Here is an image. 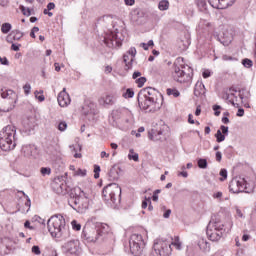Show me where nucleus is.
<instances>
[{
    "instance_id": "obj_1",
    "label": "nucleus",
    "mask_w": 256,
    "mask_h": 256,
    "mask_svg": "<svg viewBox=\"0 0 256 256\" xmlns=\"http://www.w3.org/2000/svg\"><path fill=\"white\" fill-rule=\"evenodd\" d=\"M77 189L79 191L78 197L70 199L68 203L77 213H85L95 200V192L89 186L84 189Z\"/></svg>"
},
{
    "instance_id": "obj_2",
    "label": "nucleus",
    "mask_w": 256,
    "mask_h": 256,
    "mask_svg": "<svg viewBox=\"0 0 256 256\" xmlns=\"http://www.w3.org/2000/svg\"><path fill=\"white\" fill-rule=\"evenodd\" d=\"M233 227V222H229L227 225L221 221V218L214 216L209 221L206 228V235L210 241H221L225 237L226 233L231 231Z\"/></svg>"
},
{
    "instance_id": "obj_3",
    "label": "nucleus",
    "mask_w": 256,
    "mask_h": 256,
    "mask_svg": "<svg viewBox=\"0 0 256 256\" xmlns=\"http://www.w3.org/2000/svg\"><path fill=\"white\" fill-rule=\"evenodd\" d=\"M172 77L177 83H189L193 77V69L185 65L183 58H177L173 65Z\"/></svg>"
},
{
    "instance_id": "obj_4",
    "label": "nucleus",
    "mask_w": 256,
    "mask_h": 256,
    "mask_svg": "<svg viewBox=\"0 0 256 256\" xmlns=\"http://www.w3.org/2000/svg\"><path fill=\"white\" fill-rule=\"evenodd\" d=\"M47 225L48 231L53 237H56V239H61V237H65V233L67 232V226L63 215H53L47 221Z\"/></svg>"
},
{
    "instance_id": "obj_5",
    "label": "nucleus",
    "mask_w": 256,
    "mask_h": 256,
    "mask_svg": "<svg viewBox=\"0 0 256 256\" xmlns=\"http://www.w3.org/2000/svg\"><path fill=\"white\" fill-rule=\"evenodd\" d=\"M102 196L112 209H117L121 203V187L117 183L108 184L104 187Z\"/></svg>"
},
{
    "instance_id": "obj_6",
    "label": "nucleus",
    "mask_w": 256,
    "mask_h": 256,
    "mask_svg": "<svg viewBox=\"0 0 256 256\" xmlns=\"http://www.w3.org/2000/svg\"><path fill=\"white\" fill-rule=\"evenodd\" d=\"M17 133V129L15 126L8 125L0 132V149L2 151H11V149H15L17 146V139L15 135Z\"/></svg>"
},
{
    "instance_id": "obj_7",
    "label": "nucleus",
    "mask_w": 256,
    "mask_h": 256,
    "mask_svg": "<svg viewBox=\"0 0 256 256\" xmlns=\"http://www.w3.org/2000/svg\"><path fill=\"white\" fill-rule=\"evenodd\" d=\"M157 95H159V92H157L155 88H143L140 90L137 97L139 107L146 111V109H149V107L157 103Z\"/></svg>"
},
{
    "instance_id": "obj_8",
    "label": "nucleus",
    "mask_w": 256,
    "mask_h": 256,
    "mask_svg": "<svg viewBox=\"0 0 256 256\" xmlns=\"http://www.w3.org/2000/svg\"><path fill=\"white\" fill-rule=\"evenodd\" d=\"M112 116L115 121L121 119L120 125L124 131H127V129H131V127H133V123L135 122L133 118V113H131V111L126 108L114 110Z\"/></svg>"
},
{
    "instance_id": "obj_9",
    "label": "nucleus",
    "mask_w": 256,
    "mask_h": 256,
    "mask_svg": "<svg viewBox=\"0 0 256 256\" xmlns=\"http://www.w3.org/2000/svg\"><path fill=\"white\" fill-rule=\"evenodd\" d=\"M130 251L134 256H145V241L141 234H132L129 241Z\"/></svg>"
},
{
    "instance_id": "obj_10",
    "label": "nucleus",
    "mask_w": 256,
    "mask_h": 256,
    "mask_svg": "<svg viewBox=\"0 0 256 256\" xmlns=\"http://www.w3.org/2000/svg\"><path fill=\"white\" fill-rule=\"evenodd\" d=\"M2 99H6L4 101V106L2 111L4 113H9V111H13L15 109V103H17V93L13 90L2 89L1 90Z\"/></svg>"
},
{
    "instance_id": "obj_11",
    "label": "nucleus",
    "mask_w": 256,
    "mask_h": 256,
    "mask_svg": "<svg viewBox=\"0 0 256 256\" xmlns=\"http://www.w3.org/2000/svg\"><path fill=\"white\" fill-rule=\"evenodd\" d=\"M82 237L87 243H97L101 239V232H99L96 226L86 224L82 231Z\"/></svg>"
},
{
    "instance_id": "obj_12",
    "label": "nucleus",
    "mask_w": 256,
    "mask_h": 256,
    "mask_svg": "<svg viewBox=\"0 0 256 256\" xmlns=\"http://www.w3.org/2000/svg\"><path fill=\"white\" fill-rule=\"evenodd\" d=\"M153 249L156 255L159 256H170L172 251L171 243L163 238H159L154 241Z\"/></svg>"
},
{
    "instance_id": "obj_13",
    "label": "nucleus",
    "mask_w": 256,
    "mask_h": 256,
    "mask_svg": "<svg viewBox=\"0 0 256 256\" xmlns=\"http://www.w3.org/2000/svg\"><path fill=\"white\" fill-rule=\"evenodd\" d=\"M247 180L242 177L233 178L229 184L231 193H247Z\"/></svg>"
},
{
    "instance_id": "obj_14",
    "label": "nucleus",
    "mask_w": 256,
    "mask_h": 256,
    "mask_svg": "<svg viewBox=\"0 0 256 256\" xmlns=\"http://www.w3.org/2000/svg\"><path fill=\"white\" fill-rule=\"evenodd\" d=\"M79 245V240H70L62 246V251L66 253V255H77L80 249Z\"/></svg>"
},
{
    "instance_id": "obj_15",
    "label": "nucleus",
    "mask_w": 256,
    "mask_h": 256,
    "mask_svg": "<svg viewBox=\"0 0 256 256\" xmlns=\"http://www.w3.org/2000/svg\"><path fill=\"white\" fill-rule=\"evenodd\" d=\"M51 187L57 195H66L67 193V183L65 180H61L60 178H55L51 183Z\"/></svg>"
},
{
    "instance_id": "obj_16",
    "label": "nucleus",
    "mask_w": 256,
    "mask_h": 256,
    "mask_svg": "<svg viewBox=\"0 0 256 256\" xmlns=\"http://www.w3.org/2000/svg\"><path fill=\"white\" fill-rule=\"evenodd\" d=\"M57 101L58 105L61 107H69V105H71V96L67 93L66 88H63V90L58 94Z\"/></svg>"
},
{
    "instance_id": "obj_17",
    "label": "nucleus",
    "mask_w": 256,
    "mask_h": 256,
    "mask_svg": "<svg viewBox=\"0 0 256 256\" xmlns=\"http://www.w3.org/2000/svg\"><path fill=\"white\" fill-rule=\"evenodd\" d=\"M236 0H208V3L214 9H226V7H231Z\"/></svg>"
},
{
    "instance_id": "obj_18",
    "label": "nucleus",
    "mask_w": 256,
    "mask_h": 256,
    "mask_svg": "<svg viewBox=\"0 0 256 256\" xmlns=\"http://www.w3.org/2000/svg\"><path fill=\"white\" fill-rule=\"evenodd\" d=\"M104 43L108 47H121V38L119 37V32L112 34L111 38H104Z\"/></svg>"
},
{
    "instance_id": "obj_19",
    "label": "nucleus",
    "mask_w": 256,
    "mask_h": 256,
    "mask_svg": "<svg viewBox=\"0 0 256 256\" xmlns=\"http://www.w3.org/2000/svg\"><path fill=\"white\" fill-rule=\"evenodd\" d=\"M114 99L115 97L113 95L105 94L98 99V103L102 105V107H107V105H113V103H115Z\"/></svg>"
},
{
    "instance_id": "obj_20",
    "label": "nucleus",
    "mask_w": 256,
    "mask_h": 256,
    "mask_svg": "<svg viewBox=\"0 0 256 256\" xmlns=\"http://www.w3.org/2000/svg\"><path fill=\"white\" fill-rule=\"evenodd\" d=\"M226 101H229L231 103V105H233V107H239V103H241V101H243V95H240L239 98H237V96H235V94H228L226 93L224 95Z\"/></svg>"
},
{
    "instance_id": "obj_21",
    "label": "nucleus",
    "mask_w": 256,
    "mask_h": 256,
    "mask_svg": "<svg viewBox=\"0 0 256 256\" xmlns=\"http://www.w3.org/2000/svg\"><path fill=\"white\" fill-rule=\"evenodd\" d=\"M194 95L195 97H201L205 95V85L201 82H197L194 87Z\"/></svg>"
},
{
    "instance_id": "obj_22",
    "label": "nucleus",
    "mask_w": 256,
    "mask_h": 256,
    "mask_svg": "<svg viewBox=\"0 0 256 256\" xmlns=\"http://www.w3.org/2000/svg\"><path fill=\"white\" fill-rule=\"evenodd\" d=\"M23 32H21L20 30H12L10 35L7 36L6 41H8L9 43V37L13 36L14 41H21L22 37H23Z\"/></svg>"
},
{
    "instance_id": "obj_23",
    "label": "nucleus",
    "mask_w": 256,
    "mask_h": 256,
    "mask_svg": "<svg viewBox=\"0 0 256 256\" xmlns=\"http://www.w3.org/2000/svg\"><path fill=\"white\" fill-rule=\"evenodd\" d=\"M96 229L100 233V238L103 237V235H107V233H109V225H107L105 223L98 224L96 226Z\"/></svg>"
},
{
    "instance_id": "obj_24",
    "label": "nucleus",
    "mask_w": 256,
    "mask_h": 256,
    "mask_svg": "<svg viewBox=\"0 0 256 256\" xmlns=\"http://www.w3.org/2000/svg\"><path fill=\"white\" fill-rule=\"evenodd\" d=\"M171 245L173 247H175V249H177V251H181L183 244L181 243V239L179 238V236H175L174 238H172L170 247H171Z\"/></svg>"
},
{
    "instance_id": "obj_25",
    "label": "nucleus",
    "mask_w": 256,
    "mask_h": 256,
    "mask_svg": "<svg viewBox=\"0 0 256 256\" xmlns=\"http://www.w3.org/2000/svg\"><path fill=\"white\" fill-rule=\"evenodd\" d=\"M70 151L74 154L75 159H81V153H77V151H81V145H70Z\"/></svg>"
},
{
    "instance_id": "obj_26",
    "label": "nucleus",
    "mask_w": 256,
    "mask_h": 256,
    "mask_svg": "<svg viewBox=\"0 0 256 256\" xmlns=\"http://www.w3.org/2000/svg\"><path fill=\"white\" fill-rule=\"evenodd\" d=\"M198 246L201 249V251H209L211 249V246L209 245V242H207L206 240L202 239L198 242Z\"/></svg>"
},
{
    "instance_id": "obj_27",
    "label": "nucleus",
    "mask_w": 256,
    "mask_h": 256,
    "mask_svg": "<svg viewBox=\"0 0 256 256\" xmlns=\"http://www.w3.org/2000/svg\"><path fill=\"white\" fill-rule=\"evenodd\" d=\"M222 39H224L222 40V44L227 47L233 41V36L229 33H223Z\"/></svg>"
},
{
    "instance_id": "obj_28",
    "label": "nucleus",
    "mask_w": 256,
    "mask_h": 256,
    "mask_svg": "<svg viewBox=\"0 0 256 256\" xmlns=\"http://www.w3.org/2000/svg\"><path fill=\"white\" fill-rule=\"evenodd\" d=\"M11 29H13V26L9 22L3 23L1 26V31L4 35H7Z\"/></svg>"
},
{
    "instance_id": "obj_29",
    "label": "nucleus",
    "mask_w": 256,
    "mask_h": 256,
    "mask_svg": "<svg viewBox=\"0 0 256 256\" xmlns=\"http://www.w3.org/2000/svg\"><path fill=\"white\" fill-rule=\"evenodd\" d=\"M123 59H124V63L126 65V71H128V69L131 68V65L133 63V61L131 62V55H129L128 53L124 54L123 56Z\"/></svg>"
},
{
    "instance_id": "obj_30",
    "label": "nucleus",
    "mask_w": 256,
    "mask_h": 256,
    "mask_svg": "<svg viewBox=\"0 0 256 256\" xmlns=\"http://www.w3.org/2000/svg\"><path fill=\"white\" fill-rule=\"evenodd\" d=\"M158 8L160 11H167L169 9V1L167 0H162L158 4Z\"/></svg>"
},
{
    "instance_id": "obj_31",
    "label": "nucleus",
    "mask_w": 256,
    "mask_h": 256,
    "mask_svg": "<svg viewBox=\"0 0 256 256\" xmlns=\"http://www.w3.org/2000/svg\"><path fill=\"white\" fill-rule=\"evenodd\" d=\"M128 159H130V161H139V154L135 153V150L130 149Z\"/></svg>"
},
{
    "instance_id": "obj_32",
    "label": "nucleus",
    "mask_w": 256,
    "mask_h": 256,
    "mask_svg": "<svg viewBox=\"0 0 256 256\" xmlns=\"http://www.w3.org/2000/svg\"><path fill=\"white\" fill-rule=\"evenodd\" d=\"M166 93L167 95H172L173 97H179V95H181V93L179 92V90L177 89H171V88H168L166 90Z\"/></svg>"
},
{
    "instance_id": "obj_33",
    "label": "nucleus",
    "mask_w": 256,
    "mask_h": 256,
    "mask_svg": "<svg viewBox=\"0 0 256 256\" xmlns=\"http://www.w3.org/2000/svg\"><path fill=\"white\" fill-rule=\"evenodd\" d=\"M207 159L200 158L198 159V167L199 169H207Z\"/></svg>"
},
{
    "instance_id": "obj_34",
    "label": "nucleus",
    "mask_w": 256,
    "mask_h": 256,
    "mask_svg": "<svg viewBox=\"0 0 256 256\" xmlns=\"http://www.w3.org/2000/svg\"><path fill=\"white\" fill-rule=\"evenodd\" d=\"M215 137H216L217 143H223V141L225 140V136L222 134L220 130H217Z\"/></svg>"
},
{
    "instance_id": "obj_35",
    "label": "nucleus",
    "mask_w": 256,
    "mask_h": 256,
    "mask_svg": "<svg viewBox=\"0 0 256 256\" xmlns=\"http://www.w3.org/2000/svg\"><path fill=\"white\" fill-rule=\"evenodd\" d=\"M20 11H22L23 15H25L26 17H31V9L27 8L23 5H20Z\"/></svg>"
},
{
    "instance_id": "obj_36",
    "label": "nucleus",
    "mask_w": 256,
    "mask_h": 256,
    "mask_svg": "<svg viewBox=\"0 0 256 256\" xmlns=\"http://www.w3.org/2000/svg\"><path fill=\"white\" fill-rule=\"evenodd\" d=\"M135 95V92L133 91V89H131V88H128L127 90H126V92L123 94V97L125 98V99H132V97Z\"/></svg>"
},
{
    "instance_id": "obj_37",
    "label": "nucleus",
    "mask_w": 256,
    "mask_h": 256,
    "mask_svg": "<svg viewBox=\"0 0 256 256\" xmlns=\"http://www.w3.org/2000/svg\"><path fill=\"white\" fill-rule=\"evenodd\" d=\"M127 53L130 55V62H132L135 59V55H137V49L131 47Z\"/></svg>"
},
{
    "instance_id": "obj_38",
    "label": "nucleus",
    "mask_w": 256,
    "mask_h": 256,
    "mask_svg": "<svg viewBox=\"0 0 256 256\" xmlns=\"http://www.w3.org/2000/svg\"><path fill=\"white\" fill-rule=\"evenodd\" d=\"M40 173H41L42 177H46V175H51V168L42 167V168H40Z\"/></svg>"
},
{
    "instance_id": "obj_39",
    "label": "nucleus",
    "mask_w": 256,
    "mask_h": 256,
    "mask_svg": "<svg viewBox=\"0 0 256 256\" xmlns=\"http://www.w3.org/2000/svg\"><path fill=\"white\" fill-rule=\"evenodd\" d=\"M74 175L77 177H85L87 175V170L80 168L74 172Z\"/></svg>"
},
{
    "instance_id": "obj_40",
    "label": "nucleus",
    "mask_w": 256,
    "mask_h": 256,
    "mask_svg": "<svg viewBox=\"0 0 256 256\" xmlns=\"http://www.w3.org/2000/svg\"><path fill=\"white\" fill-rule=\"evenodd\" d=\"M145 83H147V78H145V77H140V78L136 79V85L138 87H143L145 85Z\"/></svg>"
},
{
    "instance_id": "obj_41",
    "label": "nucleus",
    "mask_w": 256,
    "mask_h": 256,
    "mask_svg": "<svg viewBox=\"0 0 256 256\" xmlns=\"http://www.w3.org/2000/svg\"><path fill=\"white\" fill-rule=\"evenodd\" d=\"M35 98L38 99V101L43 102L45 101V96L43 95V91H35L34 92Z\"/></svg>"
},
{
    "instance_id": "obj_42",
    "label": "nucleus",
    "mask_w": 256,
    "mask_h": 256,
    "mask_svg": "<svg viewBox=\"0 0 256 256\" xmlns=\"http://www.w3.org/2000/svg\"><path fill=\"white\" fill-rule=\"evenodd\" d=\"M32 149H33V147L31 145H29V146H24L22 148V151H24L25 155H27L29 157L30 155H33V152L31 151Z\"/></svg>"
},
{
    "instance_id": "obj_43",
    "label": "nucleus",
    "mask_w": 256,
    "mask_h": 256,
    "mask_svg": "<svg viewBox=\"0 0 256 256\" xmlns=\"http://www.w3.org/2000/svg\"><path fill=\"white\" fill-rule=\"evenodd\" d=\"M99 173H101V166L95 164L94 165V179H99Z\"/></svg>"
},
{
    "instance_id": "obj_44",
    "label": "nucleus",
    "mask_w": 256,
    "mask_h": 256,
    "mask_svg": "<svg viewBox=\"0 0 256 256\" xmlns=\"http://www.w3.org/2000/svg\"><path fill=\"white\" fill-rule=\"evenodd\" d=\"M71 226L74 231H81V225L79 224V222H77V220H73L71 222Z\"/></svg>"
},
{
    "instance_id": "obj_45",
    "label": "nucleus",
    "mask_w": 256,
    "mask_h": 256,
    "mask_svg": "<svg viewBox=\"0 0 256 256\" xmlns=\"http://www.w3.org/2000/svg\"><path fill=\"white\" fill-rule=\"evenodd\" d=\"M220 181H225L227 179V170L226 169H221L220 170Z\"/></svg>"
},
{
    "instance_id": "obj_46",
    "label": "nucleus",
    "mask_w": 256,
    "mask_h": 256,
    "mask_svg": "<svg viewBox=\"0 0 256 256\" xmlns=\"http://www.w3.org/2000/svg\"><path fill=\"white\" fill-rule=\"evenodd\" d=\"M242 64L244 65V67H247L249 69V67H253V61L249 60V59H244L242 61Z\"/></svg>"
},
{
    "instance_id": "obj_47",
    "label": "nucleus",
    "mask_w": 256,
    "mask_h": 256,
    "mask_svg": "<svg viewBox=\"0 0 256 256\" xmlns=\"http://www.w3.org/2000/svg\"><path fill=\"white\" fill-rule=\"evenodd\" d=\"M25 95H29L31 93V84L27 83L23 86Z\"/></svg>"
},
{
    "instance_id": "obj_48",
    "label": "nucleus",
    "mask_w": 256,
    "mask_h": 256,
    "mask_svg": "<svg viewBox=\"0 0 256 256\" xmlns=\"http://www.w3.org/2000/svg\"><path fill=\"white\" fill-rule=\"evenodd\" d=\"M219 109H221V106H219V105H214V106H213V111H215V112H214V115H215L216 117H219V115H221V111H219Z\"/></svg>"
},
{
    "instance_id": "obj_49",
    "label": "nucleus",
    "mask_w": 256,
    "mask_h": 256,
    "mask_svg": "<svg viewBox=\"0 0 256 256\" xmlns=\"http://www.w3.org/2000/svg\"><path fill=\"white\" fill-rule=\"evenodd\" d=\"M58 129L60 131H65L67 129V123L65 121H62L58 124Z\"/></svg>"
},
{
    "instance_id": "obj_50",
    "label": "nucleus",
    "mask_w": 256,
    "mask_h": 256,
    "mask_svg": "<svg viewBox=\"0 0 256 256\" xmlns=\"http://www.w3.org/2000/svg\"><path fill=\"white\" fill-rule=\"evenodd\" d=\"M220 129H221V130H220L221 133H222L224 136L229 134V127L222 125V126L220 127Z\"/></svg>"
},
{
    "instance_id": "obj_51",
    "label": "nucleus",
    "mask_w": 256,
    "mask_h": 256,
    "mask_svg": "<svg viewBox=\"0 0 256 256\" xmlns=\"http://www.w3.org/2000/svg\"><path fill=\"white\" fill-rule=\"evenodd\" d=\"M35 33H39V27H33L31 32H30V37H32V39H35Z\"/></svg>"
},
{
    "instance_id": "obj_52",
    "label": "nucleus",
    "mask_w": 256,
    "mask_h": 256,
    "mask_svg": "<svg viewBox=\"0 0 256 256\" xmlns=\"http://www.w3.org/2000/svg\"><path fill=\"white\" fill-rule=\"evenodd\" d=\"M32 253H34V255H41V249L39 248V246H33Z\"/></svg>"
},
{
    "instance_id": "obj_53",
    "label": "nucleus",
    "mask_w": 256,
    "mask_h": 256,
    "mask_svg": "<svg viewBox=\"0 0 256 256\" xmlns=\"http://www.w3.org/2000/svg\"><path fill=\"white\" fill-rule=\"evenodd\" d=\"M236 215L240 219H245V215L243 214V211H241V209H239V208L236 209Z\"/></svg>"
},
{
    "instance_id": "obj_54",
    "label": "nucleus",
    "mask_w": 256,
    "mask_h": 256,
    "mask_svg": "<svg viewBox=\"0 0 256 256\" xmlns=\"http://www.w3.org/2000/svg\"><path fill=\"white\" fill-rule=\"evenodd\" d=\"M20 193H22V195L27 199L26 207H31V199H29V196H27L23 191H20Z\"/></svg>"
},
{
    "instance_id": "obj_55",
    "label": "nucleus",
    "mask_w": 256,
    "mask_h": 256,
    "mask_svg": "<svg viewBox=\"0 0 256 256\" xmlns=\"http://www.w3.org/2000/svg\"><path fill=\"white\" fill-rule=\"evenodd\" d=\"M202 77H203L204 79H209V77H211V71L205 70V71L202 73Z\"/></svg>"
},
{
    "instance_id": "obj_56",
    "label": "nucleus",
    "mask_w": 256,
    "mask_h": 256,
    "mask_svg": "<svg viewBox=\"0 0 256 256\" xmlns=\"http://www.w3.org/2000/svg\"><path fill=\"white\" fill-rule=\"evenodd\" d=\"M221 159H223V154H221L220 151L216 152V161H218V163H221Z\"/></svg>"
},
{
    "instance_id": "obj_57",
    "label": "nucleus",
    "mask_w": 256,
    "mask_h": 256,
    "mask_svg": "<svg viewBox=\"0 0 256 256\" xmlns=\"http://www.w3.org/2000/svg\"><path fill=\"white\" fill-rule=\"evenodd\" d=\"M0 63H1V65H9V60H7L6 57L2 58L0 56Z\"/></svg>"
},
{
    "instance_id": "obj_58",
    "label": "nucleus",
    "mask_w": 256,
    "mask_h": 256,
    "mask_svg": "<svg viewBox=\"0 0 256 256\" xmlns=\"http://www.w3.org/2000/svg\"><path fill=\"white\" fill-rule=\"evenodd\" d=\"M236 115L237 117H243V115H245V110L243 108H239Z\"/></svg>"
},
{
    "instance_id": "obj_59",
    "label": "nucleus",
    "mask_w": 256,
    "mask_h": 256,
    "mask_svg": "<svg viewBox=\"0 0 256 256\" xmlns=\"http://www.w3.org/2000/svg\"><path fill=\"white\" fill-rule=\"evenodd\" d=\"M171 216V209L166 210V212L163 214L164 219H169Z\"/></svg>"
},
{
    "instance_id": "obj_60",
    "label": "nucleus",
    "mask_w": 256,
    "mask_h": 256,
    "mask_svg": "<svg viewBox=\"0 0 256 256\" xmlns=\"http://www.w3.org/2000/svg\"><path fill=\"white\" fill-rule=\"evenodd\" d=\"M213 197L214 199H221V197H223V192H216Z\"/></svg>"
},
{
    "instance_id": "obj_61",
    "label": "nucleus",
    "mask_w": 256,
    "mask_h": 256,
    "mask_svg": "<svg viewBox=\"0 0 256 256\" xmlns=\"http://www.w3.org/2000/svg\"><path fill=\"white\" fill-rule=\"evenodd\" d=\"M52 9H55V3L50 2V3H48V5H47V10H48V11H51Z\"/></svg>"
},
{
    "instance_id": "obj_62",
    "label": "nucleus",
    "mask_w": 256,
    "mask_h": 256,
    "mask_svg": "<svg viewBox=\"0 0 256 256\" xmlns=\"http://www.w3.org/2000/svg\"><path fill=\"white\" fill-rule=\"evenodd\" d=\"M100 156H101V159H105V157H106V159H108L109 153H107V152H105V151H102V152L100 153Z\"/></svg>"
},
{
    "instance_id": "obj_63",
    "label": "nucleus",
    "mask_w": 256,
    "mask_h": 256,
    "mask_svg": "<svg viewBox=\"0 0 256 256\" xmlns=\"http://www.w3.org/2000/svg\"><path fill=\"white\" fill-rule=\"evenodd\" d=\"M138 77H141V72H139V71L134 72L132 75V78L137 79Z\"/></svg>"
},
{
    "instance_id": "obj_64",
    "label": "nucleus",
    "mask_w": 256,
    "mask_h": 256,
    "mask_svg": "<svg viewBox=\"0 0 256 256\" xmlns=\"http://www.w3.org/2000/svg\"><path fill=\"white\" fill-rule=\"evenodd\" d=\"M11 253V247L6 246V250L3 252V255H9Z\"/></svg>"
}]
</instances>
